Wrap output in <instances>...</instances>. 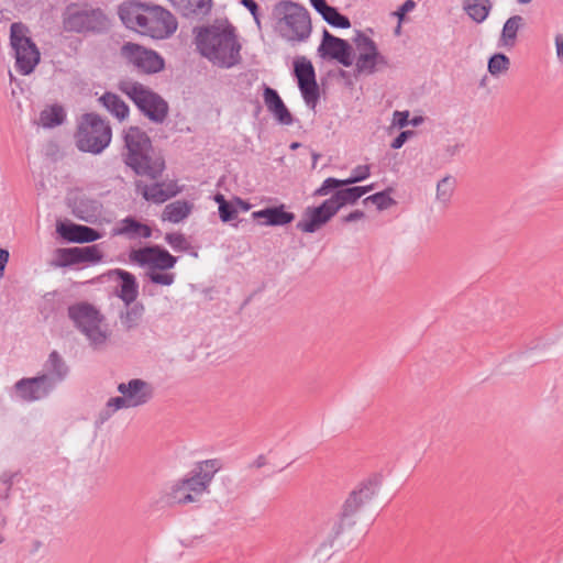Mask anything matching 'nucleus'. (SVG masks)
<instances>
[{
  "instance_id": "nucleus-38",
  "label": "nucleus",
  "mask_w": 563,
  "mask_h": 563,
  "mask_svg": "<svg viewBox=\"0 0 563 563\" xmlns=\"http://www.w3.org/2000/svg\"><path fill=\"white\" fill-rule=\"evenodd\" d=\"M322 19L333 27L349 29L351 26L350 19L341 14L334 7H331Z\"/></svg>"
},
{
  "instance_id": "nucleus-26",
  "label": "nucleus",
  "mask_w": 563,
  "mask_h": 563,
  "mask_svg": "<svg viewBox=\"0 0 563 563\" xmlns=\"http://www.w3.org/2000/svg\"><path fill=\"white\" fill-rule=\"evenodd\" d=\"M194 210V203L187 200H176L165 206L162 220L179 223L187 219Z\"/></svg>"
},
{
  "instance_id": "nucleus-62",
  "label": "nucleus",
  "mask_w": 563,
  "mask_h": 563,
  "mask_svg": "<svg viewBox=\"0 0 563 563\" xmlns=\"http://www.w3.org/2000/svg\"><path fill=\"white\" fill-rule=\"evenodd\" d=\"M401 22L402 21H398V25L396 26L395 29V35H400V32H401Z\"/></svg>"
},
{
  "instance_id": "nucleus-64",
  "label": "nucleus",
  "mask_w": 563,
  "mask_h": 563,
  "mask_svg": "<svg viewBox=\"0 0 563 563\" xmlns=\"http://www.w3.org/2000/svg\"><path fill=\"white\" fill-rule=\"evenodd\" d=\"M420 122H421V118H415V119L412 120V125H415V126H416V125H418Z\"/></svg>"
},
{
  "instance_id": "nucleus-25",
  "label": "nucleus",
  "mask_w": 563,
  "mask_h": 563,
  "mask_svg": "<svg viewBox=\"0 0 563 563\" xmlns=\"http://www.w3.org/2000/svg\"><path fill=\"white\" fill-rule=\"evenodd\" d=\"M115 274L120 279V285L117 290L118 297L126 305L133 303L139 296V284L135 276L126 271L117 269Z\"/></svg>"
},
{
  "instance_id": "nucleus-52",
  "label": "nucleus",
  "mask_w": 563,
  "mask_h": 563,
  "mask_svg": "<svg viewBox=\"0 0 563 563\" xmlns=\"http://www.w3.org/2000/svg\"><path fill=\"white\" fill-rule=\"evenodd\" d=\"M558 59L563 63V34L559 33L554 38Z\"/></svg>"
},
{
  "instance_id": "nucleus-11",
  "label": "nucleus",
  "mask_w": 563,
  "mask_h": 563,
  "mask_svg": "<svg viewBox=\"0 0 563 563\" xmlns=\"http://www.w3.org/2000/svg\"><path fill=\"white\" fill-rule=\"evenodd\" d=\"M29 33V29L20 22L12 23L10 26V43L14 52L15 68L21 75H30L41 57Z\"/></svg>"
},
{
  "instance_id": "nucleus-42",
  "label": "nucleus",
  "mask_w": 563,
  "mask_h": 563,
  "mask_svg": "<svg viewBox=\"0 0 563 563\" xmlns=\"http://www.w3.org/2000/svg\"><path fill=\"white\" fill-rule=\"evenodd\" d=\"M371 176V166L369 165H357L351 170V175L349 178L343 179V183L346 186L356 184L367 179Z\"/></svg>"
},
{
  "instance_id": "nucleus-35",
  "label": "nucleus",
  "mask_w": 563,
  "mask_h": 563,
  "mask_svg": "<svg viewBox=\"0 0 563 563\" xmlns=\"http://www.w3.org/2000/svg\"><path fill=\"white\" fill-rule=\"evenodd\" d=\"M76 263H98L102 258V252L98 245L74 247Z\"/></svg>"
},
{
  "instance_id": "nucleus-57",
  "label": "nucleus",
  "mask_w": 563,
  "mask_h": 563,
  "mask_svg": "<svg viewBox=\"0 0 563 563\" xmlns=\"http://www.w3.org/2000/svg\"><path fill=\"white\" fill-rule=\"evenodd\" d=\"M461 147H462V145L455 144L453 146H449L446 148V151H448V153H450V155H455V154H457L460 152Z\"/></svg>"
},
{
  "instance_id": "nucleus-22",
  "label": "nucleus",
  "mask_w": 563,
  "mask_h": 563,
  "mask_svg": "<svg viewBox=\"0 0 563 563\" xmlns=\"http://www.w3.org/2000/svg\"><path fill=\"white\" fill-rule=\"evenodd\" d=\"M57 232L64 240L73 243H89L101 238L95 229L76 223H60Z\"/></svg>"
},
{
  "instance_id": "nucleus-36",
  "label": "nucleus",
  "mask_w": 563,
  "mask_h": 563,
  "mask_svg": "<svg viewBox=\"0 0 563 563\" xmlns=\"http://www.w3.org/2000/svg\"><path fill=\"white\" fill-rule=\"evenodd\" d=\"M510 68V59L503 53L494 54L487 64L488 73L493 77H499L500 75L506 74Z\"/></svg>"
},
{
  "instance_id": "nucleus-40",
  "label": "nucleus",
  "mask_w": 563,
  "mask_h": 563,
  "mask_svg": "<svg viewBox=\"0 0 563 563\" xmlns=\"http://www.w3.org/2000/svg\"><path fill=\"white\" fill-rule=\"evenodd\" d=\"M147 278L156 285L170 286L175 283L176 275L168 271L146 272Z\"/></svg>"
},
{
  "instance_id": "nucleus-7",
  "label": "nucleus",
  "mask_w": 563,
  "mask_h": 563,
  "mask_svg": "<svg viewBox=\"0 0 563 563\" xmlns=\"http://www.w3.org/2000/svg\"><path fill=\"white\" fill-rule=\"evenodd\" d=\"M275 12L279 16V33L285 40L303 42L310 36L311 21L306 8L290 0H284L275 5Z\"/></svg>"
},
{
  "instance_id": "nucleus-6",
  "label": "nucleus",
  "mask_w": 563,
  "mask_h": 563,
  "mask_svg": "<svg viewBox=\"0 0 563 563\" xmlns=\"http://www.w3.org/2000/svg\"><path fill=\"white\" fill-rule=\"evenodd\" d=\"M112 130L109 123L96 113H86L78 121L75 134L79 151L100 154L111 142Z\"/></svg>"
},
{
  "instance_id": "nucleus-55",
  "label": "nucleus",
  "mask_w": 563,
  "mask_h": 563,
  "mask_svg": "<svg viewBox=\"0 0 563 563\" xmlns=\"http://www.w3.org/2000/svg\"><path fill=\"white\" fill-rule=\"evenodd\" d=\"M9 261V252L0 249V278L3 276L5 265Z\"/></svg>"
},
{
  "instance_id": "nucleus-23",
  "label": "nucleus",
  "mask_w": 563,
  "mask_h": 563,
  "mask_svg": "<svg viewBox=\"0 0 563 563\" xmlns=\"http://www.w3.org/2000/svg\"><path fill=\"white\" fill-rule=\"evenodd\" d=\"M263 99L267 110L280 124H292L294 118L275 89L264 86Z\"/></svg>"
},
{
  "instance_id": "nucleus-56",
  "label": "nucleus",
  "mask_w": 563,
  "mask_h": 563,
  "mask_svg": "<svg viewBox=\"0 0 563 563\" xmlns=\"http://www.w3.org/2000/svg\"><path fill=\"white\" fill-rule=\"evenodd\" d=\"M266 464V457L264 455H258L254 462L252 463L253 467L261 468Z\"/></svg>"
},
{
  "instance_id": "nucleus-59",
  "label": "nucleus",
  "mask_w": 563,
  "mask_h": 563,
  "mask_svg": "<svg viewBox=\"0 0 563 563\" xmlns=\"http://www.w3.org/2000/svg\"><path fill=\"white\" fill-rule=\"evenodd\" d=\"M357 189L363 190L362 196H364L365 194H367L374 189V184H371L367 186H357Z\"/></svg>"
},
{
  "instance_id": "nucleus-39",
  "label": "nucleus",
  "mask_w": 563,
  "mask_h": 563,
  "mask_svg": "<svg viewBox=\"0 0 563 563\" xmlns=\"http://www.w3.org/2000/svg\"><path fill=\"white\" fill-rule=\"evenodd\" d=\"M76 257L74 247L69 249H57L55 252V258L52 262V265L55 267H66L70 265H75Z\"/></svg>"
},
{
  "instance_id": "nucleus-19",
  "label": "nucleus",
  "mask_w": 563,
  "mask_h": 563,
  "mask_svg": "<svg viewBox=\"0 0 563 563\" xmlns=\"http://www.w3.org/2000/svg\"><path fill=\"white\" fill-rule=\"evenodd\" d=\"M120 395H124L132 408L146 405L154 394L153 386L141 378H132L120 383L117 387Z\"/></svg>"
},
{
  "instance_id": "nucleus-15",
  "label": "nucleus",
  "mask_w": 563,
  "mask_h": 563,
  "mask_svg": "<svg viewBox=\"0 0 563 563\" xmlns=\"http://www.w3.org/2000/svg\"><path fill=\"white\" fill-rule=\"evenodd\" d=\"M121 53L123 57L144 73H157L164 68V60L156 52L137 44H124Z\"/></svg>"
},
{
  "instance_id": "nucleus-9",
  "label": "nucleus",
  "mask_w": 563,
  "mask_h": 563,
  "mask_svg": "<svg viewBox=\"0 0 563 563\" xmlns=\"http://www.w3.org/2000/svg\"><path fill=\"white\" fill-rule=\"evenodd\" d=\"M355 55L353 65L358 75L371 76L390 67L387 56L382 54L376 42L362 31H356L353 38Z\"/></svg>"
},
{
  "instance_id": "nucleus-46",
  "label": "nucleus",
  "mask_w": 563,
  "mask_h": 563,
  "mask_svg": "<svg viewBox=\"0 0 563 563\" xmlns=\"http://www.w3.org/2000/svg\"><path fill=\"white\" fill-rule=\"evenodd\" d=\"M236 216V209L229 202L227 205L219 206V217L223 222H229L235 219Z\"/></svg>"
},
{
  "instance_id": "nucleus-41",
  "label": "nucleus",
  "mask_w": 563,
  "mask_h": 563,
  "mask_svg": "<svg viewBox=\"0 0 563 563\" xmlns=\"http://www.w3.org/2000/svg\"><path fill=\"white\" fill-rule=\"evenodd\" d=\"M365 201L373 202L378 210H386L396 203L395 200L390 197L389 190L376 192L367 197Z\"/></svg>"
},
{
  "instance_id": "nucleus-16",
  "label": "nucleus",
  "mask_w": 563,
  "mask_h": 563,
  "mask_svg": "<svg viewBox=\"0 0 563 563\" xmlns=\"http://www.w3.org/2000/svg\"><path fill=\"white\" fill-rule=\"evenodd\" d=\"M318 51L322 57L335 59L344 67L353 65V49L350 43L332 35L328 30L323 31L322 42Z\"/></svg>"
},
{
  "instance_id": "nucleus-27",
  "label": "nucleus",
  "mask_w": 563,
  "mask_h": 563,
  "mask_svg": "<svg viewBox=\"0 0 563 563\" xmlns=\"http://www.w3.org/2000/svg\"><path fill=\"white\" fill-rule=\"evenodd\" d=\"M114 235H125L130 239H148L152 235V229L135 219L128 217L121 220L120 227L114 230Z\"/></svg>"
},
{
  "instance_id": "nucleus-17",
  "label": "nucleus",
  "mask_w": 563,
  "mask_h": 563,
  "mask_svg": "<svg viewBox=\"0 0 563 563\" xmlns=\"http://www.w3.org/2000/svg\"><path fill=\"white\" fill-rule=\"evenodd\" d=\"M15 397L25 402H33L46 398L55 387L42 375L22 378L14 384Z\"/></svg>"
},
{
  "instance_id": "nucleus-10",
  "label": "nucleus",
  "mask_w": 563,
  "mask_h": 563,
  "mask_svg": "<svg viewBox=\"0 0 563 563\" xmlns=\"http://www.w3.org/2000/svg\"><path fill=\"white\" fill-rule=\"evenodd\" d=\"M119 89L126 95L139 110L155 123H162L167 117L168 104L157 93L151 91L142 84L132 80H123Z\"/></svg>"
},
{
  "instance_id": "nucleus-12",
  "label": "nucleus",
  "mask_w": 563,
  "mask_h": 563,
  "mask_svg": "<svg viewBox=\"0 0 563 563\" xmlns=\"http://www.w3.org/2000/svg\"><path fill=\"white\" fill-rule=\"evenodd\" d=\"M377 490L378 482L374 478H369L361 483L358 487L350 494L344 503L342 517L333 527L334 537H339L345 527L354 525L352 516L357 512L361 507L372 500L377 494Z\"/></svg>"
},
{
  "instance_id": "nucleus-44",
  "label": "nucleus",
  "mask_w": 563,
  "mask_h": 563,
  "mask_svg": "<svg viewBox=\"0 0 563 563\" xmlns=\"http://www.w3.org/2000/svg\"><path fill=\"white\" fill-rule=\"evenodd\" d=\"M342 186H346V184H344L343 180L329 177L323 180L322 185L318 189H316L313 195L318 197L327 196L331 190L340 188Z\"/></svg>"
},
{
  "instance_id": "nucleus-53",
  "label": "nucleus",
  "mask_w": 563,
  "mask_h": 563,
  "mask_svg": "<svg viewBox=\"0 0 563 563\" xmlns=\"http://www.w3.org/2000/svg\"><path fill=\"white\" fill-rule=\"evenodd\" d=\"M364 218V212L361 210H354L350 212L347 216L342 218V221L345 223L358 221Z\"/></svg>"
},
{
  "instance_id": "nucleus-8",
  "label": "nucleus",
  "mask_w": 563,
  "mask_h": 563,
  "mask_svg": "<svg viewBox=\"0 0 563 563\" xmlns=\"http://www.w3.org/2000/svg\"><path fill=\"white\" fill-rule=\"evenodd\" d=\"M109 19L100 9L68 4L62 13V25L70 33H102L109 27Z\"/></svg>"
},
{
  "instance_id": "nucleus-5",
  "label": "nucleus",
  "mask_w": 563,
  "mask_h": 563,
  "mask_svg": "<svg viewBox=\"0 0 563 563\" xmlns=\"http://www.w3.org/2000/svg\"><path fill=\"white\" fill-rule=\"evenodd\" d=\"M222 468L219 459H210L199 462L185 477L176 481L169 488V497L177 504H189L197 500L208 490L217 472Z\"/></svg>"
},
{
  "instance_id": "nucleus-60",
  "label": "nucleus",
  "mask_w": 563,
  "mask_h": 563,
  "mask_svg": "<svg viewBox=\"0 0 563 563\" xmlns=\"http://www.w3.org/2000/svg\"><path fill=\"white\" fill-rule=\"evenodd\" d=\"M168 1L173 4V7H174L176 10H178V9H179V7L181 5V3H185V2H184L185 0H168Z\"/></svg>"
},
{
  "instance_id": "nucleus-20",
  "label": "nucleus",
  "mask_w": 563,
  "mask_h": 563,
  "mask_svg": "<svg viewBox=\"0 0 563 563\" xmlns=\"http://www.w3.org/2000/svg\"><path fill=\"white\" fill-rule=\"evenodd\" d=\"M136 190L145 200L154 203H163L180 192L176 181L155 183L145 185L143 181L136 183Z\"/></svg>"
},
{
  "instance_id": "nucleus-1",
  "label": "nucleus",
  "mask_w": 563,
  "mask_h": 563,
  "mask_svg": "<svg viewBox=\"0 0 563 563\" xmlns=\"http://www.w3.org/2000/svg\"><path fill=\"white\" fill-rule=\"evenodd\" d=\"M197 51L221 68H231L241 62V43L236 29L227 20L195 29Z\"/></svg>"
},
{
  "instance_id": "nucleus-29",
  "label": "nucleus",
  "mask_w": 563,
  "mask_h": 563,
  "mask_svg": "<svg viewBox=\"0 0 563 563\" xmlns=\"http://www.w3.org/2000/svg\"><path fill=\"white\" fill-rule=\"evenodd\" d=\"M463 10L475 23H483L489 15L493 3L490 0H464Z\"/></svg>"
},
{
  "instance_id": "nucleus-58",
  "label": "nucleus",
  "mask_w": 563,
  "mask_h": 563,
  "mask_svg": "<svg viewBox=\"0 0 563 563\" xmlns=\"http://www.w3.org/2000/svg\"><path fill=\"white\" fill-rule=\"evenodd\" d=\"M214 201L219 205V206H222V205H227L228 201L225 200L224 196L221 195V194H217L214 196Z\"/></svg>"
},
{
  "instance_id": "nucleus-13",
  "label": "nucleus",
  "mask_w": 563,
  "mask_h": 563,
  "mask_svg": "<svg viewBox=\"0 0 563 563\" xmlns=\"http://www.w3.org/2000/svg\"><path fill=\"white\" fill-rule=\"evenodd\" d=\"M129 257L132 263L146 268V272L169 271L174 268L177 263L176 256L158 245L132 250Z\"/></svg>"
},
{
  "instance_id": "nucleus-49",
  "label": "nucleus",
  "mask_w": 563,
  "mask_h": 563,
  "mask_svg": "<svg viewBox=\"0 0 563 563\" xmlns=\"http://www.w3.org/2000/svg\"><path fill=\"white\" fill-rule=\"evenodd\" d=\"M393 123L399 128H405L408 124V111H395L393 114Z\"/></svg>"
},
{
  "instance_id": "nucleus-37",
  "label": "nucleus",
  "mask_w": 563,
  "mask_h": 563,
  "mask_svg": "<svg viewBox=\"0 0 563 563\" xmlns=\"http://www.w3.org/2000/svg\"><path fill=\"white\" fill-rule=\"evenodd\" d=\"M143 312H144V307L141 303H136L132 307H128L125 312H122L121 317H120L122 325L128 330L135 328L137 325L140 319L142 318Z\"/></svg>"
},
{
  "instance_id": "nucleus-3",
  "label": "nucleus",
  "mask_w": 563,
  "mask_h": 563,
  "mask_svg": "<svg viewBox=\"0 0 563 563\" xmlns=\"http://www.w3.org/2000/svg\"><path fill=\"white\" fill-rule=\"evenodd\" d=\"M124 163L137 175L152 179L159 177L165 168L162 157L152 156V142L148 135L137 126L124 131Z\"/></svg>"
},
{
  "instance_id": "nucleus-14",
  "label": "nucleus",
  "mask_w": 563,
  "mask_h": 563,
  "mask_svg": "<svg viewBox=\"0 0 563 563\" xmlns=\"http://www.w3.org/2000/svg\"><path fill=\"white\" fill-rule=\"evenodd\" d=\"M295 76L305 103L313 110L318 103L320 93L312 63L306 57L296 59Z\"/></svg>"
},
{
  "instance_id": "nucleus-47",
  "label": "nucleus",
  "mask_w": 563,
  "mask_h": 563,
  "mask_svg": "<svg viewBox=\"0 0 563 563\" xmlns=\"http://www.w3.org/2000/svg\"><path fill=\"white\" fill-rule=\"evenodd\" d=\"M416 8V2L413 0H406L397 11L393 12V15L398 19V21H402L405 15L411 12Z\"/></svg>"
},
{
  "instance_id": "nucleus-32",
  "label": "nucleus",
  "mask_w": 563,
  "mask_h": 563,
  "mask_svg": "<svg viewBox=\"0 0 563 563\" xmlns=\"http://www.w3.org/2000/svg\"><path fill=\"white\" fill-rule=\"evenodd\" d=\"M184 2L177 11L186 18L207 15L212 8V0H185Z\"/></svg>"
},
{
  "instance_id": "nucleus-21",
  "label": "nucleus",
  "mask_w": 563,
  "mask_h": 563,
  "mask_svg": "<svg viewBox=\"0 0 563 563\" xmlns=\"http://www.w3.org/2000/svg\"><path fill=\"white\" fill-rule=\"evenodd\" d=\"M69 368L57 351H52L43 364L42 375L56 388L68 376Z\"/></svg>"
},
{
  "instance_id": "nucleus-18",
  "label": "nucleus",
  "mask_w": 563,
  "mask_h": 563,
  "mask_svg": "<svg viewBox=\"0 0 563 563\" xmlns=\"http://www.w3.org/2000/svg\"><path fill=\"white\" fill-rule=\"evenodd\" d=\"M336 213L325 199L317 207H307L297 222V230L302 233H314L325 225Z\"/></svg>"
},
{
  "instance_id": "nucleus-50",
  "label": "nucleus",
  "mask_w": 563,
  "mask_h": 563,
  "mask_svg": "<svg viewBox=\"0 0 563 563\" xmlns=\"http://www.w3.org/2000/svg\"><path fill=\"white\" fill-rule=\"evenodd\" d=\"M313 9L323 16L327 11L331 8L325 0H309Z\"/></svg>"
},
{
  "instance_id": "nucleus-28",
  "label": "nucleus",
  "mask_w": 563,
  "mask_h": 563,
  "mask_svg": "<svg viewBox=\"0 0 563 563\" xmlns=\"http://www.w3.org/2000/svg\"><path fill=\"white\" fill-rule=\"evenodd\" d=\"M523 22L522 16H510L503 26L497 46L499 48H512L516 45L518 31Z\"/></svg>"
},
{
  "instance_id": "nucleus-30",
  "label": "nucleus",
  "mask_w": 563,
  "mask_h": 563,
  "mask_svg": "<svg viewBox=\"0 0 563 563\" xmlns=\"http://www.w3.org/2000/svg\"><path fill=\"white\" fill-rule=\"evenodd\" d=\"M362 191L356 187L338 189L328 200L335 213L346 205L355 203L361 197Z\"/></svg>"
},
{
  "instance_id": "nucleus-33",
  "label": "nucleus",
  "mask_w": 563,
  "mask_h": 563,
  "mask_svg": "<svg viewBox=\"0 0 563 563\" xmlns=\"http://www.w3.org/2000/svg\"><path fill=\"white\" fill-rule=\"evenodd\" d=\"M65 111L63 107L53 104L41 111L38 124L43 128H55L64 122Z\"/></svg>"
},
{
  "instance_id": "nucleus-43",
  "label": "nucleus",
  "mask_w": 563,
  "mask_h": 563,
  "mask_svg": "<svg viewBox=\"0 0 563 563\" xmlns=\"http://www.w3.org/2000/svg\"><path fill=\"white\" fill-rule=\"evenodd\" d=\"M165 241L175 251H186L189 246L187 239L181 233H167Z\"/></svg>"
},
{
  "instance_id": "nucleus-48",
  "label": "nucleus",
  "mask_w": 563,
  "mask_h": 563,
  "mask_svg": "<svg viewBox=\"0 0 563 563\" xmlns=\"http://www.w3.org/2000/svg\"><path fill=\"white\" fill-rule=\"evenodd\" d=\"M115 413L114 410L109 409V405L106 402V406L99 411L96 424L102 426L104 422H107L113 415Z\"/></svg>"
},
{
  "instance_id": "nucleus-61",
  "label": "nucleus",
  "mask_w": 563,
  "mask_h": 563,
  "mask_svg": "<svg viewBox=\"0 0 563 563\" xmlns=\"http://www.w3.org/2000/svg\"><path fill=\"white\" fill-rule=\"evenodd\" d=\"M253 19H254V22L256 23L257 27L261 29L262 24H261L260 12H256V18H253Z\"/></svg>"
},
{
  "instance_id": "nucleus-31",
  "label": "nucleus",
  "mask_w": 563,
  "mask_h": 563,
  "mask_svg": "<svg viewBox=\"0 0 563 563\" xmlns=\"http://www.w3.org/2000/svg\"><path fill=\"white\" fill-rule=\"evenodd\" d=\"M99 101L112 115L118 118L120 121L124 120L129 115V107L115 93L106 92L100 97Z\"/></svg>"
},
{
  "instance_id": "nucleus-51",
  "label": "nucleus",
  "mask_w": 563,
  "mask_h": 563,
  "mask_svg": "<svg viewBox=\"0 0 563 563\" xmlns=\"http://www.w3.org/2000/svg\"><path fill=\"white\" fill-rule=\"evenodd\" d=\"M409 134H411V132H409V131L401 132L397 137H395L393 140V142L390 144L391 148H394V150L400 148L407 141Z\"/></svg>"
},
{
  "instance_id": "nucleus-24",
  "label": "nucleus",
  "mask_w": 563,
  "mask_h": 563,
  "mask_svg": "<svg viewBox=\"0 0 563 563\" xmlns=\"http://www.w3.org/2000/svg\"><path fill=\"white\" fill-rule=\"evenodd\" d=\"M253 219H264L263 225L282 227L295 220V213L286 211L285 206L269 207L252 213Z\"/></svg>"
},
{
  "instance_id": "nucleus-2",
  "label": "nucleus",
  "mask_w": 563,
  "mask_h": 563,
  "mask_svg": "<svg viewBox=\"0 0 563 563\" xmlns=\"http://www.w3.org/2000/svg\"><path fill=\"white\" fill-rule=\"evenodd\" d=\"M118 13L128 29L155 40L168 38L178 26L176 18L165 8L137 0L124 1Z\"/></svg>"
},
{
  "instance_id": "nucleus-63",
  "label": "nucleus",
  "mask_w": 563,
  "mask_h": 563,
  "mask_svg": "<svg viewBox=\"0 0 563 563\" xmlns=\"http://www.w3.org/2000/svg\"><path fill=\"white\" fill-rule=\"evenodd\" d=\"M240 205H242V208L244 210H249L250 206L247 203H244L241 199L238 200Z\"/></svg>"
},
{
  "instance_id": "nucleus-4",
  "label": "nucleus",
  "mask_w": 563,
  "mask_h": 563,
  "mask_svg": "<svg viewBox=\"0 0 563 563\" xmlns=\"http://www.w3.org/2000/svg\"><path fill=\"white\" fill-rule=\"evenodd\" d=\"M67 314L92 350L103 351L107 349L112 331L106 317L97 307L86 301L76 302L68 307Z\"/></svg>"
},
{
  "instance_id": "nucleus-54",
  "label": "nucleus",
  "mask_w": 563,
  "mask_h": 563,
  "mask_svg": "<svg viewBox=\"0 0 563 563\" xmlns=\"http://www.w3.org/2000/svg\"><path fill=\"white\" fill-rule=\"evenodd\" d=\"M240 2L250 11L253 18H256V12H258V4L254 0H241Z\"/></svg>"
},
{
  "instance_id": "nucleus-34",
  "label": "nucleus",
  "mask_w": 563,
  "mask_h": 563,
  "mask_svg": "<svg viewBox=\"0 0 563 563\" xmlns=\"http://www.w3.org/2000/svg\"><path fill=\"white\" fill-rule=\"evenodd\" d=\"M455 188V179L452 176H445L437 184L435 199L442 206H448Z\"/></svg>"
},
{
  "instance_id": "nucleus-45",
  "label": "nucleus",
  "mask_w": 563,
  "mask_h": 563,
  "mask_svg": "<svg viewBox=\"0 0 563 563\" xmlns=\"http://www.w3.org/2000/svg\"><path fill=\"white\" fill-rule=\"evenodd\" d=\"M107 404L109 405V409L114 410L115 412L121 409L132 408L124 395L111 397L108 399Z\"/></svg>"
}]
</instances>
